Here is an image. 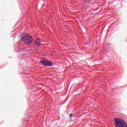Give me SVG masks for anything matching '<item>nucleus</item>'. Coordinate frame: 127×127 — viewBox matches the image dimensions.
I'll use <instances>...</instances> for the list:
<instances>
[{
	"label": "nucleus",
	"mask_w": 127,
	"mask_h": 127,
	"mask_svg": "<svg viewBox=\"0 0 127 127\" xmlns=\"http://www.w3.org/2000/svg\"><path fill=\"white\" fill-rule=\"evenodd\" d=\"M40 63H41V65L43 66H46L47 67L52 66V62L46 59H41L40 61Z\"/></svg>",
	"instance_id": "nucleus-3"
},
{
	"label": "nucleus",
	"mask_w": 127,
	"mask_h": 127,
	"mask_svg": "<svg viewBox=\"0 0 127 127\" xmlns=\"http://www.w3.org/2000/svg\"><path fill=\"white\" fill-rule=\"evenodd\" d=\"M72 117H73V115H72V114H70L69 115V118H70V119H71V118H72Z\"/></svg>",
	"instance_id": "nucleus-5"
},
{
	"label": "nucleus",
	"mask_w": 127,
	"mask_h": 127,
	"mask_svg": "<svg viewBox=\"0 0 127 127\" xmlns=\"http://www.w3.org/2000/svg\"><path fill=\"white\" fill-rule=\"evenodd\" d=\"M116 127H127V124L124 120L122 119H115Z\"/></svg>",
	"instance_id": "nucleus-2"
},
{
	"label": "nucleus",
	"mask_w": 127,
	"mask_h": 127,
	"mask_svg": "<svg viewBox=\"0 0 127 127\" xmlns=\"http://www.w3.org/2000/svg\"><path fill=\"white\" fill-rule=\"evenodd\" d=\"M35 44L37 46H38L39 45H40V40H39V38H38L37 40H35Z\"/></svg>",
	"instance_id": "nucleus-4"
},
{
	"label": "nucleus",
	"mask_w": 127,
	"mask_h": 127,
	"mask_svg": "<svg viewBox=\"0 0 127 127\" xmlns=\"http://www.w3.org/2000/svg\"><path fill=\"white\" fill-rule=\"evenodd\" d=\"M21 40L25 44L29 45L33 42V38L27 33H23L21 35Z\"/></svg>",
	"instance_id": "nucleus-1"
}]
</instances>
